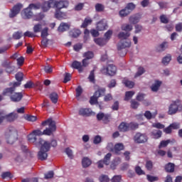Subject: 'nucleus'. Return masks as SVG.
Instances as JSON below:
<instances>
[{
    "label": "nucleus",
    "instance_id": "53",
    "mask_svg": "<svg viewBox=\"0 0 182 182\" xmlns=\"http://www.w3.org/2000/svg\"><path fill=\"white\" fill-rule=\"evenodd\" d=\"M53 176H55V173H53V171H50L47 173L44 174V178L46 180H48L49 178H53Z\"/></svg>",
    "mask_w": 182,
    "mask_h": 182
},
{
    "label": "nucleus",
    "instance_id": "51",
    "mask_svg": "<svg viewBox=\"0 0 182 182\" xmlns=\"http://www.w3.org/2000/svg\"><path fill=\"white\" fill-rule=\"evenodd\" d=\"M22 38V31H16L13 34V38L18 41Z\"/></svg>",
    "mask_w": 182,
    "mask_h": 182
},
{
    "label": "nucleus",
    "instance_id": "18",
    "mask_svg": "<svg viewBox=\"0 0 182 182\" xmlns=\"http://www.w3.org/2000/svg\"><path fill=\"white\" fill-rule=\"evenodd\" d=\"M119 132H121L122 133H126V132H129V123L122 122L120 123V124L118 127Z\"/></svg>",
    "mask_w": 182,
    "mask_h": 182
},
{
    "label": "nucleus",
    "instance_id": "14",
    "mask_svg": "<svg viewBox=\"0 0 182 182\" xmlns=\"http://www.w3.org/2000/svg\"><path fill=\"white\" fill-rule=\"evenodd\" d=\"M54 6L56 8V11H60V9L69 6V1L68 0L57 1H55Z\"/></svg>",
    "mask_w": 182,
    "mask_h": 182
},
{
    "label": "nucleus",
    "instance_id": "25",
    "mask_svg": "<svg viewBox=\"0 0 182 182\" xmlns=\"http://www.w3.org/2000/svg\"><path fill=\"white\" fill-rule=\"evenodd\" d=\"M28 7L31 11H38L42 8V4L40 2L32 3L28 5Z\"/></svg>",
    "mask_w": 182,
    "mask_h": 182
},
{
    "label": "nucleus",
    "instance_id": "19",
    "mask_svg": "<svg viewBox=\"0 0 182 182\" xmlns=\"http://www.w3.org/2000/svg\"><path fill=\"white\" fill-rule=\"evenodd\" d=\"M55 18H56V19H58L59 21H62L63 19H65L66 14L60 11V10H56L55 14Z\"/></svg>",
    "mask_w": 182,
    "mask_h": 182
},
{
    "label": "nucleus",
    "instance_id": "13",
    "mask_svg": "<svg viewBox=\"0 0 182 182\" xmlns=\"http://www.w3.org/2000/svg\"><path fill=\"white\" fill-rule=\"evenodd\" d=\"M33 16V11L28 6L25 8L21 11V17L23 19H32Z\"/></svg>",
    "mask_w": 182,
    "mask_h": 182
},
{
    "label": "nucleus",
    "instance_id": "50",
    "mask_svg": "<svg viewBox=\"0 0 182 182\" xmlns=\"http://www.w3.org/2000/svg\"><path fill=\"white\" fill-rule=\"evenodd\" d=\"M112 35H113V31L112 30H108L105 33V39L109 42L110 41V38H112Z\"/></svg>",
    "mask_w": 182,
    "mask_h": 182
},
{
    "label": "nucleus",
    "instance_id": "54",
    "mask_svg": "<svg viewBox=\"0 0 182 182\" xmlns=\"http://www.w3.org/2000/svg\"><path fill=\"white\" fill-rule=\"evenodd\" d=\"M140 106V103L139 102L136 101V100H131V107L132 109H137Z\"/></svg>",
    "mask_w": 182,
    "mask_h": 182
},
{
    "label": "nucleus",
    "instance_id": "9",
    "mask_svg": "<svg viewBox=\"0 0 182 182\" xmlns=\"http://www.w3.org/2000/svg\"><path fill=\"white\" fill-rule=\"evenodd\" d=\"M18 117V114L15 112H11L4 116L0 115V124H2V123H4V120H6V122H9V123H12V122H15V120H16Z\"/></svg>",
    "mask_w": 182,
    "mask_h": 182
},
{
    "label": "nucleus",
    "instance_id": "43",
    "mask_svg": "<svg viewBox=\"0 0 182 182\" xmlns=\"http://www.w3.org/2000/svg\"><path fill=\"white\" fill-rule=\"evenodd\" d=\"M171 60V55H168L162 59V63L163 65H168V63H170Z\"/></svg>",
    "mask_w": 182,
    "mask_h": 182
},
{
    "label": "nucleus",
    "instance_id": "7",
    "mask_svg": "<svg viewBox=\"0 0 182 182\" xmlns=\"http://www.w3.org/2000/svg\"><path fill=\"white\" fill-rule=\"evenodd\" d=\"M105 93H106V88L105 87L98 88V90L95 92L93 96L91 97L90 99V105H96V103H97V100L101 96H105Z\"/></svg>",
    "mask_w": 182,
    "mask_h": 182
},
{
    "label": "nucleus",
    "instance_id": "63",
    "mask_svg": "<svg viewBox=\"0 0 182 182\" xmlns=\"http://www.w3.org/2000/svg\"><path fill=\"white\" fill-rule=\"evenodd\" d=\"M128 11H129V13L132 12V11H133V9H134L136 8V5H134V4L133 3H129L126 7H125Z\"/></svg>",
    "mask_w": 182,
    "mask_h": 182
},
{
    "label": "nucleus",
    "instance_id": "56",
    "mask_svg": "<svg viewBox=\"0 0 182 182\" xmlns=\"http://www.w3.org/2000/svg\"><path fill=\"white\" fill-rule=\"evenodd\" d=\"M16 80L17 82H22L23 80V73L18 72L16 74Z\"/></svg>",
    "mask_w": 182,
    "mask_h": 182
},
{
    "label": "nucleus",
    "instance_id": "26",
    "mask_svg": "<svg viewBox=\"0 0 182 182\" xmlns=\"http://www.w3.org/2000/svg\"><path fill=\"white\" fill-rule=\"evenodd\" d=\"M51 4L52 2L50 1H45L43 5H41V9H42L43 12H48V11L50 9Z\"/></svg>",
    "mask_w": 182,
    "mask_h": 182
},
{
    "label": "nucleus",
    "instance_id": "6",
    "mask_svg": "<svg viewBox=\"0 0 182 182\" xmlns=\"http://www.w3.org/2000/svg\"><path fill=\"white\" fill-rule=\"evenodd\" d=\"M87 66H89V60L86 58H84L82 60V63L75 60L71 64V68H73V69H77L79 73H82V72H83V68H87Z\"/></svg>",
    "mask_w": 182,
    "mask_h": 182
},
{
    "label": "nucleus",
    "instance_id": "32",
    "mask_svg": "<svg viewBox=\"0 0 182 182\" xmlns=\"http://www.w3.org/2000/svg\"><path fill=\"white\" fill-rule=\"evenodd\" d=\"M163 134V132L160 130H154L151 132V136L153 139H160Z\"/></svg>",
    "mask_w": 182,
    "mask_h": 182
},
{
    "label": "nucleus",
    "instance_id": "41",
    "mask_svg": "<svg viewBox=\"0 0 182 182\" xmlns=\"http://www.w3.org/2000/svg\"><path fill=\"white\" fill-rule=\"evenodd\" d=\"M95 11L97 12H103V11H105V6L102 4L97 3L95 4Z\"/></svg>",
    "mask_w": 182,
    "mask_h": 182
},
{
    "label": "nucleus",
    "instance_id": "36",
    "mask_svg": "<svg viewBox=\"0 0 182 182\" xmlns=\"http://www.w3.org/2000/svg\"><path fill=\"white\" fill-rule=\"evenodd\" d=\"M110 159H112V154L110 153H108L105 156L102 161H104L105 166H109L110 164Z\"/></svg>",
    "mask_w": 182,
    "mask_h": 182
},
{
    "label": "nucleus",
    "instance_id": "15",
    "mask_svg": "<svg viewBox=\"0 0 182 182\" xmlns=\"http://www.w3.org/2000/svg\"><path fill=\"white\" fill-rule=\"evenodd\" d=\"M107 28H109V26H107V22H106V20L105 19L100 21L96 26L97 31H100V32L106 31Z\"/></svg>",
    "mask_w": 182,
    "mask_h": 182
},
{
    "label": "nucleus",
    "instance_id": "37",
    "mask_svg": "<svg viewBox=\"0 0 182 182\" xmlns=\"http://www.w3.org/2000/svg\"><path fill=\"white\" fill-rule=\"evenodd\" d=\"M139 21H140V17L137 16H133L129 17L130 23H133L134 25H135V23H139Z\"/></svg>",
    "mask_w": 182,
    "mask_h": 182
},
{
    "label": "nucleus",
    "instance_id": "3",
    "mask_svg": "<svg viewBox=\"0 0 182 182\" xmlns=\"http://www.w3.org/2000/svg\"><path fill=\"white\" fill-rule=\"evenodd\" d=\"M41 124L43 126H48V127L43 132V134L45 136H52V134H53V132H56V123L52 119V118H48L43 121Z\"/></svg>",
    "mask_w": 182,
    "mask_h": 182
},
{
    "label": "nucleus",
    "instance_id": "29",
    "mask_svg": "<svg viewBox=\"0 0 182 182\" xmlns=\"http://www.w3.org/2000/svg\"><path fill=\"white\" fill-rule=\"evenodd\" d=\"M50 99L52 103L56 105V103H58V100L59 99V95L56 92H52L51 94H50Z\"/></svg>",
    "mask_w": 182,
    "mask_h": 182
},
{
    "label": "nucleus",
    "instance_id": "30",
    "mask_svg": "<svg viewBox=\"0 0 182 182\" xmlns=\"http://www.w3.org/2000/svg\"><path fill=\"white\" fill-rule=\"evenodd\" d=\"M92 22H93V20H92L90 17L85 18L83 23L81 25V28H87L89 25H92Z\"/></svg>",
    "mask_w": 182,
    "mask_h": 182
},
{
    "label": "nucleus",
    "instance_id": "57",
    "mask_svg": "<svg viewBox=\"0 0 182 182\" xmlns=\"http://www.w3.org/2000/svg\"><path fill=\"white\" fill-rule=\"evenodd\" d=\"M146 178H147L148 181H149V182L159 181V177H157V176L146 175Z\"/></svg>",
    "mask_w": 182,
    "mask_h": 182
},
{
    "label": "nucleus",
    "instance_id": "20",
    "mask_svg": "<svg viewBox=\"0 0 182 182\" xmlns=\"http://www.w3.org/2000/svg\"><path fill=\"white\" fill-rule=\"evenodd\" d=\"M70 28V25L68 23H61L58 27L59 32H65V31H69Z\"/></svg>",
    "mask_w": 182,
    "mask_h": 182
},
{
    "label": "nucleus",
    "instance_id": "16",
    "mask_svg": "<svg viewBox=\"0 0 182 182\" xmlns=\"http://www.w3.org/2000/svg\"><path fill=\"white\" fill-rule=\"evenodd\" d=\"M79 114L80 116L89 117L90 116H93L95 112H93L90 108H81L79 110Z\"/></svg>",
    "mask_w": 182,
    "mask_h": 182
},
{
    "label": "nucleus",
    "instance_id": "33",
    "mask_svg": "<svg viewBox=\"0 0 182 182\" xmlns=\"http://www.w3.org/2000/svg\"><path fill=\"white\" fill-rule=\"evenodd\" d=\"M83 58L90 60V59H93V58H95V53H93L92 51H87L84 53Z\"/></svg>",
    "mask_w": 182,
    "mask_h": 182
},
{
    "label": "nucleus",
    "instance_id": "39",
    "mask_svg": "<svg viewBox=\"0 0 182 182\" xmlns=\"http://www.w3.org/2000/svg\"><path fill=\"white\" fill-rule=\"evenodd\" d=\"M111 119H112V115L110 114H104L102 122L105 124H107V123L110 122Z\"/></svg>",
    "mask_w": 182,
    "mask_h": 182
},
{
    "label": "nucleus",
    "instance_id": "5",
    "mask_svg": "<svg viewBox=\"0 0 182 182\" xmlns=\"http://www.w3.org/2000/svg\"><path fill=\"white\" fill-rule=\"evenodd\" d=\"M182 105L179 100L172 102V103L168 107V114L173 116L176 114L177 112H181Z\"/></svg>",
    "mask_w": 182,
    "mask_h": 182
},
{
    "label": "nucleus",
    "instance_id": "28",
    "mask_svg": "<svg viewBox=\"0 0 182 182\" xmlns=\"http://www.w3.org/2000/svg\"><path fill=\"white\" fill-rule=\"evenodd\" d=\"M161 86V81L156 80L151 87L152 92H157Z\"/></svg>",
    "mask_w": 182,
    "mask_h": 182
},
{
    "label": "nucleus",
    "instance_id": "23",
    "mask_svg": "<svg viewBox=\"0 0 182 182\" xmlns=\"http://www.w3.org/2000/svg\"><path fill=\"white\" fill-rule=\"evenodd\" d=\"M175 165L173 163H168L165 165V171L166 173H174Z\"/></svg>",
    "mask_w": 182,
    "mask_h": 182
},
{
    "label": "nucleus",
    "instance_id": "46",
    "mask_svg": "<svg viewBox=\"0 0 182 182\" xmlns=\"http://www.w3.org/2000/svg\"><path fill=\"white\" fill-rule=\"evenodd\" d=\"M169 143H171V140L170 139H167L166 141H161L159 145V148L161 149L163 147H167Z\"/></svg>",
    "mask_w": 182,
    "mask_h": 182
},
{
    "label": "nucleus",
    "instance_id": "34",
    "mask_svg": "<svg viewBox=\"0 0 182 182\" xmlns=\"http://www.w3.org/2000/svg\"><path fill=\"white\" fill-rule=\"evenodd\" d=\"M80 36V30L74 29L70 31V36L71 38H78Z\"/></svg>",
    "mask_w": 182,
    "mask_h": 182
},
{
    "label": "nucleus",
    "instance_id": "58",
    "mask_svg": "<svg viewBox=\"0 0 182 182\" xmlns=\"http://www.w3.org/2000/svg\"><path fill=\"white\" fill-rule=\"evenodd\" d=\"M159 19H160L161 23H168V18L164 14L161 15L159 17Z\"/></svg>",
    "mask_w": 182,
    "mask_h": 182
},
{
    "label": "nucleus",
    "instance_id": "1",
    "mask_svg": "<svg viewBox=\"0 0 182 182\" xmlns=\"http://www.w3.org/2000/svg\"><path fill=\"white\" fill-rule=\"evenodd\" d=\"M43 136V132L39 129H36L28 135L27 139L29 143L34 144L36 147L40 146V151L38 153V160H46L48 159V151L50 150V144L48 141L39 137Z\"/></svg>",
    "mask_w": 182,
    "mask_h": 182
},
{
    "label": "nucleus",
    "instance_id": "60",
    "mask_svg": "<svg viewBox=\"0 0 182 182\" xmlns=\"http://www.w3.org/2000/svg\"><path fill=\"white\" fill-rule=\"evenodd\" d=\"M5 70L7 73H12V72L15 70V67L12 65V64H10L9 66L5 68Z\"/></svg>",
    "mask_w": 182,
    "mask_h": 182
},
{
    "label": "nucleus",
    "instance_id": "40",
    "mask_svg": "<svg viewBox=\"0 0 182 182\" xmlns=\"http://www.w3.org/2000/svg\"><path fill=\"white\" fill-rule=\"evenodd\" d=\"M168 43L164 41L159 46V49L158 50L159 52H163L164 50H166V49H167V48H168V46L167 45Z\"/></svg>",
    "mask_w": 182,
    "mask_h": 182
},
{
    "label": "nucleus",
    "instance_id": "55",
    "mask_svg": "<svg viewBox=\"0 0 182 182\" xmlns=\"http://www.w3.org/2000/svg\"><path fill=\"white\" fill-rule=\"evenodd\" d=\"M48 45H49V39L48 38H43L41 40V46L43 48H48Z\"/></svg>",
    "mask_w": 182,
    "mask_h": 182
},
{
    "label": "nucleus",
    "instance_id": "35",
    "mask_svg": "<svg viewBox=\"0 0 182 182\" xmlns=\"http://www.w3.org/2000/svg\"><path fill=\"white\" fill-rule=\"evenodd\" d=\"M133 96H134V92L127 91L125 92V97L124 100H125V102H128V100H130V99H132Z\"/></svg>",
    "mask_w": 182,
    "mask_h": 182
},
{
    "label": "nucleus",
    "instance_id": "4",
    "mask_svg": "<svg viewBox=\"0 0 182 182\" xmlns=\"http://www.w3.org/2000/svg\"><path fill=\"white\" fill-rule=\"evenodd\" d=\"M5 136L8 144H14L18 141V130L14 127H10L7 129Z\"/></svg>",
    "mask_w": 182,
    "mask_h": 182
},
{
    "label": "nucleus",
    "instance_id": "38",
    "mask_svg": "<svg viewBox=\"0 0 182 182\" xmlns=\"http://www.w3.org/2000/svg\"><path fill=\"white\" fill-rule=\"evenodd\" d=\"M129 14L130 11H129L126 7L119 11V16H121V18H124V16H127Z\"/></svg>",
    "mask_w": 182,
    "mask_h": 182
},
{
    "label": "nucleus",
    "instance_id": "44",
    "mask_svg": "<svg viewBox=\"0 0 182 182\" xmlns=\"http://www.w3.org/2000/svg\"><path fill=\"white\" fill-rule=\"evenodd\" d=\"M41 31H42V24L38 23L33 26L34 33H38V32H41Z\"/></svg>",
    "mask_w": 182,
    "mask_h": 182
},
{
    "label": "nucleus",
    "instance_id": "42",
    "mask_svg": "<svg viewBox=\"0 0 182 182\" xmlns=\"http://www.w3.org/2000/svg\"><path fill=\"white\" fill-rule=\"evenodd\" d=\"M124 84L127 87H129V89H133V87H134V82L133 81L125 80L124 81Z\"/></svg>",
    "mask_w": 182,
    "mask_h": 182
},
{
    "label": "nucleus",
    "instance_id": "49",
    "mask_svg": "<svg viewBox=\"0 0 182 182\" xmlns=\"http://www.w3.org/2000/svg\"><path fill=\"white\" fill-rule=\"evenodd\" d=\"M129 124V129L130 130H136V129H139V124L131 122L128 123Z\"/></svg>",
    "mask_w": 182,
    "mask_h": 182
},
{
    "label": "nucleus",
    "instance_id": "8",
    "mask_svg": "<svg viewBox=\"0 0 182 182\" xmlns=\"http://www.w3.org/2000/svg\"><path fill=\"white\" fill-rule=\"evenodd\" d=\"M148 140L149 136L141 132H136L134 136V141L136 144H144V143H147Z\"/></svg>",
    "mask_w": 182,
    "mask_h": 182
},
{
    "label": "nucleus",
    "instance_id": "52",
    "mask_svg": "<svg viewBox=\"0 0 182 182\" xmlns=\"http://www.w3.org/2000/svg\"><path fill=\"white\" fill-rule=\"evenodd\" d=\"M146 71L144 70V68L143 67H139L138 68V71L134 75V77H139V76H141L143 73H144Z\"/></svg>",
    "mask_w": 182,
    "mask_h": 182
},
{
    "label": "nucleus",
    "instance_id": "61",
    "mask_svg": "<svg viewBox=\"0 0 182 182\" xmlns=\"http://www.w3.org/2000/svg\"><path fill=\"white\" fill-rule=\"evenodd\" d=\"M146 168L149 171H151L153 169V162L151 161H147L146 163Z\"/></svg>",
    "mask_w": 182,
    "mask_h": 182
},
{
    "label": "nucleus",
    "instance_id": "10",
    "mask_svg": "<svg viewBox=\"0 0 182 182\" xmlns=\"http://www.w3.org/2000/svg\"><path fill=\"white\" fill-rule=\"evenodd\" d=\"M107 147V149H110L112 151H114L115 154H120V151H122V150H124V145L122 143L115 144L114 148L113 143H109Z\"/></svg>",
    "mask_w": 182,
    "mask_h": 182
},
{
    "label": "nucleus",
    "instance_id": "21",
    "mask_svg": "<svg viewBox=\"0 0 182 182\" xmlns=\"http://www.w3.org/2000/svg\"><path fill=\"white\" fill-rule=\"evenodd\" d=\"M14 93H15V87H9V88H6L4 91H3V95L4 96H12L14 95Z\"/></svg>",
    "mask_w": 182,
    "mask_h": 182
},
{
    "label": "nucleus",
    "instance_id": "2",
    "mask_svg": "<svg viewBox=\"0 0 182 182\" xmlns=\"http://www.w3.org/2000/svg\"><path fill=\"white\" fill-rule=\"evenodd\" d=\"M130 33L121 31L118 34V38L122 39L117 44V50H122V49H126V48H130L132 46V41L129 39L130 38Z\"/></svg>",
    "mask_w": 182,
    "mask_h": 182
},
{
    "label": "nucleus",
    "instance_id": "11",
    "mask_svg": "<svg viewBox=\"0 0 182 182\" xmlns=\"http://www.w3.org/2000/svg\"><path fill=\"white\" fill-rule=\"evenodd\" d=\"M102 72L109 75V76H114L116 72H117V68L113 64L108 65L106 68H102Z\"/></svg>",
    "mask_w": 182,
    "mask_h": 182
},
{
    "label": "nucleus",
    "instance_id": "31",
    "mask_svg": "<svg viewBox=\"0 0 182 182\" xmlns=\"http://www.w3.org/2000/svg\"><path fill=\"white\" fill-rule=\"evenodd\" d=\"M121 29L122 31H124V32H129L130 33V32L133 31V26L130 24H123L121 26Z\"/></svg>",
    "mask_w": 182,
    "mask_h": 182
},
{
    "label": "nucleus",
    "instance_id": "59",
    "mask_svg": "<svg viewBox=\"0 0 182 182\" xmlns=\"http://www.w3.org/2000/svg\"><path fill=\"white\" fill-rule=\"evenodd\" d=\"M93 143L94 144H100V143H102V136L100 135H96L94 137Z\"/></svg>",
    "mask_w": 182,
    "mask_h": 182
},
{
    "label": "nucleus",
    "instance_id": "64",
    "mask_svg": "<svg viewBox=\"0 0 182 182\" xmlns=\"http://www.w3.org/2000/svg\"><path fill=\"white\" fill-rule=\"evenodd\" d=\"M99 180L100 182H109V176L106 175H102L100 178Z\"/></svg>",
    "mask_w": 182,
    "mask_h": 182
},
{
    "label": "nucleus",
    "instance_id": "24",
    "mask_svg": "<svg viewBox=\"0 0 182 182\" xmlns=\"http://www.w3.org/2000/svg\"><path fill=\"white\" fill-rule=\"evenodd\" d=\"M92 164V160L87 157H84L82 160V166L83 168H87Z\"/></svg>",
    "mask_w": 182,
    "mask_h": 182
},
{
    "label": "nucleus",
    "instance_id": "48",
    "mask_svg": "<svg viewBox=\"0 0 182 182\" xmlns=\"http://www.w3.org/2000/svg\"><path fill=\"white\" fill-rule=\"evenodd\" d=\"M75 92H76V97H80V96L83 93V89L82 88V86L80 85L77 86V87L75 89Z\"/></svg>",
    "mask_w": 182,
    "mask_h": 182
},
{
    "label": "nucleus",
    "instance_id": "12",
    "mask_svg": "<svg viewBox=\"0 0 182 182\" xmlns=\"http://www.w3.org/2000/svg\"><path fill=\"white\" fill-rule=\"evenodd\" d=\"M23 8V4L21 3L16 4L14 6H13L12 9L11 10V13L9 14V18H15L16 15L21 12V9Z\"/></svg>",
    "mask_w": 182,
    "mask_h": 182
},
{
    "label": "nucleus",
    "instance_id": "45",
    "mask_svg": "<svg viewBox=\"0 0 182 182\" xmlns=\"http://www.w3.org/2000/svg\"><path fill=\"white\" fill-rule=\"evenodd\" d=\"M49 28L48 27L44 28L41 31V38H48L49 36V33H48Z\"/></svg>",
    "mask_w": 182,
    "mask_h": 182
},
{
    "label": "nucleus",
    "instance_id": "22",
    "mask_svg": "<svg viewBox=\"0 0 182 182\" xmlns=\"http://www.w3.org/2000/svg\"><path fill=\"white\" fill-rule=\"evenodd\" d=\"M95 43L99 46H105L107 43V40L103 38H98L94 39Z\"/></svg>",
    "mask_w": 182,
    "mask_h": 182
},
{
    "label": "nucleus",
    "instance_id": "17",
    "mask_svg": "<svg viewBox=\"0 0 182 182\" xmlns=\"http://www.w3.org/2000/svg\"><path fill=\"white\" fill-rule=\"evenodd\" d=\"M23 97V95L22 94V92H14L11 96V99L12 102H21Z\"/></svg>",
    "mask_w": 182,
    "mask_h": 182
},
{
    "label": "nucleus",
    "instance_id": "62",
    "mask_svg": "<svg viewBox=\"0 0 182 182\" xmlns=\"http://www.w3.org/2000/svg\"><path fill=\"white\" fill-rule=\"evenodd\" d=\"M45 18V14L43 13H39L35 15L36 21H42Z\"/></svg>",
    "mask_w": 182,
    "mask_h": 182
},
{
    "label": "nucleus",
    "instance_id": "47",
    "mask_svg": "<svg viewBox=\"0 0 182 182\" xmlns=\"http://www.w3.org/2000/svg\"><path fill=\"white\" fill-rule=\"evenodd\" d=\"M72 79V75L69 73H65L64 75L63 83H68V82H70Z\"/></svg>",
    "mask_w": 182,
    "mask_h": 182
},
{
    "label": "nucleus",
    "instance_id": "27",
    "mask_svg": "<svg viewBox=\"0 0 182 182\" xmlns=\"http://www.w3.org/2000/svg\"><path fill=\"white\" fill-rule=\"evenodd\" d=\"M157 116V111H156L154 114H151L150 111H146L144 113V117L148 119V120H151V119H154Z\"/></svg>",
    "mask_w": 182,
    "mask_h": 182
}]
</instances>
